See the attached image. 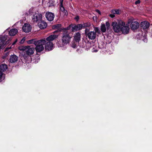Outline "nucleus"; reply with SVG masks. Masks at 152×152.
<instances>
[{"mask_svg": "<svg viewBox=\"0 0 152 152\" xmlns=\"http://www.w3.org/2000/svg\"><path fill=\"white\" fill-rule=\"evenodd\" d=\"M75 19L76 20H78L79 19V17L78 16H77L75 18Z\"/></svg>", "mask_w": 152, "mask_h": 152, "instance_id": "nucleus-33", "label": "nucleus"}, {"mask_svg": "<svg viewBox=\"0 0 152 152\" xmlns=\"http://www.w3.org/2000/svg\"><path fill=\"white\" fill-rule=\"evenodd\" d=\"M106 25L107 28V29H109L110 28V24L108 22H106Z\"/></svg>", "mask_w": 152, "mask_h": 152, "instance_id": "nucleus-27", "label": "nucleus"}, {"mask_svg": "<svg viewBox=\"0 0 152 152\" xmlns=\"http://www.w3.org/2000/svg\"><path fill=\"white\" fill-rule=\"evenodd\" d=\"M5 78V75L3 74L2 72L0 71V82L1 81Z\"/></svg>", "mask_w": 152, "mask_h": 152, "instance_id": "nucleus-21", "label": "nucleus"}, {"mask_svg": "<svg viewBox=\"0 0 152 152\" xmlns=\"http://www.w3.org/2000/svg\"><path fill=\"white\" fill-rule=\"evenodd\" d=\"M144 36H145V37H144V38L142 40L144 42H147L148 40H147V38L145 36V35Z\"/></svg>", "mask_w": 152, "mask_h": 152, "instance_id": "nucleus-30", "label": "nucleus"}, {"mask_svg": "<svg viewBox=\"0 0 152 152\" xmlns=\"http://www.w3.org/2000/svg\"><path fill=\"white\" fill-rule=\"evenodd\" d=\"M140 0H138L135 2V4H139L140 3Z\"/></svg>", "mask_w": 152, "mask_h": 152, "instance_id": "nucleus-31", "label": "nucleus"}, {"mask_svg": "<svg viewBox=\"0 0 152 152\" xmlns=\"http://www.w3.org/2000/svg\"><path fill=\"white\" fill-rule=\"evenodd\" d=\"M17 41H18L17 39H16V40H15V42H14L12 43V45L9 48L10 49V48H13V47H12V46L14 45H15L16 44V43L17 42Z\"/></svg>", "mask_w": 152, "mask_h": 152, "instance_id": "nucleus-29", "label": "nucleus"}, {"mask_svg": "<svg viewBox=\"0 0 152 152\" xmlns=\"http://www.w3.org/2000/svg\"><path fill=\"white\" fill-rule=\"evenodd\" d=\"M140 26L143 28V29H146L149 28V24L148 22L144 21L141 22Z\"/></svg>", "mask_w": 152, "mask_h": 152, "instance_id": "nucleus-13", "label": "nucleus"}, {"mask_svg": "<svg viewBox=\"0 0 152 152\" xmlns=\"http://www.w3.org/2000/svg\"><path fill=\"white\" fill-rule=\"evenodd\" d=\"M44 45L45 50L48 51L52 50L53 48V44L52 42H47L46 41Z\"/></svg>", "mask_w": 152, "mask_h": 152, "instance_id": "nucleus-7", "label": "nucleus"}, {"mask_svg": "<svg viewBox=\"0 0 152 152\" xmlns=\"http://www.w3.org/2000/svg\"><path fill=\"white\" fill-rule=\"evenodd\" d=\"M46 42L44 39L36 40L34 42V44L36 46L35 50L37 52H40L44 50L43 46Z\"/></svg>", "mask_w": 152, "mask_h": 152, "instance_id": "nucleus-3", "label": "nucleus"}, {"mask_svg": "<svg viewBox=\"0 0 152 152\" xmlns=\"http://www.w3.org/2000/svg\"><path fill=\"white\" fill-rule=\"evenodd\" d=\"M70 28V26L64 29L65 31L62 33L61 36V40L58 42L57 43V45L58 47H64L65 45L69 44L72 38V36L70 35L69 33L67 31Z\"/></svg>", "mask_w": 152, "mask_h": 152, "instance_id": "nucleus-2", "label": "nucleus"}, {"mask_svg": "<svg viewBox=\"0 0 152 152\" xmlns=\"http://www.w3.org/2000/svg\"><path fill=\"white\" fill-rule=\"evenodd\" d=\"M92 51L93 52H97V50H94V51Z\"/></svg>", "mask_w": 152, "mask_h": 152, "instance_id": "nucleus-38", "label": "nucleus"}, {"mask_svg": "<svg viewBox=\"0 0 152 152\" xmlns=\"http://www.w3.org/2000/svg\"><path fill=\"white\" fill-rule=\"evenodd\" d=\"M109 16L110 17H111L112 18H114L115 16L114 14H111Z\"/></svg>", "mask_w": 152, "mask_h": 152, "instance_id": "nucleus-32", "label": "nucleus"}, {"mask_svg": "<svg viewBox=\"0 0 152 152\" xmlns=\"http://www.w3.org/2000/svg\"><path fill=\"white\" fill-rule=\"evenodd\" d=\"M58 37V35L55 34L51 35L47 37L46 38V40H45V41L47 42H52V41L57 38Z\"/></svg>", "mask_w": 152, "mask_h": 152, "instance_id": "nucleus-12", "label": "nucleus"}, {"mask_svg": "<svg viewBox=\"0 0 152 152\" xmlns=\"http://www.w3.org/2000/svg\"><path fill=\"white\" fill-rule=\"evenodd\" d=\"M96 12L98 13L99 14H101V12H100L99 10H96Z\"/></svg>", "mask_w": 152, "mask_h": 152, "instance_id": "nucleus-34", "label": "nucleus"}, {"mask_svg": "<svg viewBox=\"0 0 152 152\" xmlns=\"http://www.w3.org/2000/svg\"><path fill=\"white\" fill-rule=\"evenodd\" d=\"M46 17L49 21H52L54 17V14L50 12H47L46 14Z\"/></svg>", "mask_w": 152, "mask_h": 152, "instance_id": "nucleus-11", "label": "nucleus"}, {"mask_svg": "<svg viewBox=\"0 0 152 152\" xmlns=\"http://www.w3.org/2000/svg\"><path fill=\"white\" fill-rule=\"evenodd\" d=\"M26 40V38L25 37H23L21 40L20 43L21 44H23L24 42Z\"/></svg>", "mask_w": 152, "mask_h": 152, "instance_id": "nucleus-28", "label": "nucleus"}, {"mask_svg": "<svg viewBox=\"0 0 152 152\" xmlns=\"http://www.w3.org/2000/svg\"><path fill=\"white\" fill-rule=\"evenodd\" d=\"M120 10H113L111 11V12L114 14H119L120 13Z\"/></svg>", "mask_w": 152, "mask_h": 152, "instance_id": "nucleus-20", "label": "nucleus"}, {"mask_svg": "<svg viewBox=\"0 0 152 152\" xmlns=\"http://www.w3.org/2000/svg\"><path fill=\"white\" fill-rule=\"evenodd\" d=\"M42 18V15L38 12H35L32 17V20L34 22H37L41 21Z\"/></svg>", "mask_w": 152, "mask_h": 152, "instance_id": "nucleus-5", "label": "nucleus"}, {"mask_svg": "<svg viewBox=\"0 0 152 152\" xmlns=\"http://www.w3.org/2000/svg\"><path fill=\"white\" fill-rule=\"evenodd\" d=\"M61 27V25L60 24H57L53 26V28L55 29H58Z\"/></svg>", "mask_w": 152, "mask_h": 152, "instance_id": "nucleus-25", "label": "nucleus"}, {"mask_svg": "<svg viewBox=\"0 0 152 152\" xmlns=\"http://www.w3.org/2000/svg\"><path fill=\"white\" fill-rule=\"evenodd\" d=\"M72 44L71 45V46L73 48H76L77 45L75 43V42L74 41H72Z\"/></svg>", "mask_w": 152, "mask_h": 152, "instance_id": "nucleus-24", "label": "nucleus"}, {"mask_svg": "<svg viewBox=\"0 0 152 152\" xmlns=\"http://www.w3.org/2000/svg\"><path fill=\"white\" fill-rule=\"evenodd\" d=\"M79 30H80L83 28L82 25V24H79L77 25Z\"/></svg>", "mask_w": 152, "mask_h": 152, "instance_id": "nucleus-26", "label": "nucleus"}, {"mask_svg": "<svg viewBox=\"0 0 152 152\" xmlns=\"http://www.w3.org/2000/svg\"><path fill=\"white\" fill-rule=\"evenodd\" d=\"M139 36V34H138V35H137V36H136V37H137V39H138V38L139 39H140V38L139 37H138Z\"/></svg>", "mask_w": 152, "mask_h": 152, "instance_id": "nucleus-37", "label": "nucleus"}, {"mask_svg": "<svg viewBox=\"0 0 152 152\" xmlns=\"http://www.w3.org/2000/svg\"><path fill=\"white\" fill-rule=\"evenodd\" d=\"M7 68V65L5 64H2L0 66V70L2 72L6 70Z\"/></svg>", "mask_w": 152, "mask_h": 152, "instance_id": "nucleus-18", "label": "nucleus"}, {"mask_svg": "<svg viewBox=\"0 0 152 152\" xmlns=\"http://www.w3.org/2000/svg\"><path fill=\"white\" fill-rule=\"evenodd\" d=\"M34 50V48H30V47H26L24 50L25 53H26V54L28 56L33 55Z\"/></svg>", "mask_w": 152, "mask_h": 152, "instance_id": "nucleus-8", "label": "nucleus"}, {"mask_svg": "<svg viewBox=\"0 0 152 152\" xmlns=\"http://www.w3.org/2000/svg\"><path fill=\"white\" fill-rule=\"evenodd\" d=\"M23 57L25 59V56H23Z\"/></svg>", "mask_w": 152, "mask_h": 152, "instance_id": "nucleus-39", "label": "nucleus"}, {"mask_svg": "<svg viewBox=\"0 0 152 152\" xmlns=\"http://www.w3.org/2000/svg\"><path fill=\"white\" fill-rule=\"evenodd\" d=\"M18 30L17 29L14 28L10 30L9 34L11 36H14L18 33Z\"/></svg>", "mask_w": 152, "mask_h": 152, "instance_id": "nucleus-16", "label": "nucleus"}, {"mask_svg": "<svg viewBox=\"0 0 152 152\" xmlns=\"http://www.w3.org/2000/svg\"><path fill=\"white\" fill-rule=\"evenodd\" d=\"M88 29H86L85 30V32L86 33L87 32H88Z\"/></svg>", "mask_w": 152, "mask_h": 152, "instance_id": "nucleus-36", "label": "nucleus"}, {"mask_svg": "<svg viewBox=\"0 0 152 152\" xmlns=\"http://www.w3.org/2000/svg\"><path fill=\"white\" fill-rule=\"evenodd\" d=\"M112 26L114 31L116 32L121 31L123 34H126L129 32V27L125 26V22L122 20L119 21L118 22H113L112 23Z\"/></svg>", "mask_w": 152, "mask_h": 152, "instance_id": "nucleus-1", "label": "nucleus"}, {"mask_svg": "<svg viewBox=\"0 0 152 152\" xmlns=\"http://www.w3.org/2000/svg\"><path fill=\"white\" fill-rule=\"evenodd\" d=\"M91 24L90 23H83L82 24L83 28H84L86 27H88L91 26Z\"/></svg>", "mask_w": 152, "mask_h": 152, "instance_id": "nucleus-22", "label": "nucleus"}, {"mask_svg": "<svg viewBox=\"0 0 152 152\" xmlns=\"http://www.w3.org/2000/svg\"><path fill=\"white\" fill-rule=\"evenodd\" d=\"M74 39L77 43L80 40V33L77 32L75 34L74 36Z\"/></svg>", "mask_w": 152, "mask_h": 152, "instance_id": "nucleus-17", "label": "nucleus"}, {"mask_svg": "<svg viewBox=\"0 0 152 152\" xmlns=\"http://www.w3.org/2000/svg\"><path fill=\"white\" fill-rule=\"evenodd\" d=\"M63 0H62L60 1V10L61 11L60 13L63 16H65L68 14V12L63 5Z\"/></svg>", "mask_w": 152, "mask_h": 152, "instance_id": "nucleus-10", "label": "nucleus"}, {"mask_svg": "<svg viewBox=\"0 0 152 152\" xmlns=\"http://www.w3.org/2000/svg\"><path fill=\"white\" fill-rule=\"evenodd\" d=\"M18 59V57L15 55H13L10 56V61L11 63H14L16 62Z\"/></svg>", "mask_w": 152, "mask_h": 152, "instance_id": "nucleus-15", "label": "nucleus"}, {"mask_svg": "<svg viewBox=\"0 0 152 152\" xmlns=\"http://www.w3.org/2000/svg\"><path fill=\"white\" fill-rule=\"evenodd\" d=\"M32 41H33V40H29V41H28V43H31Z\"/></svg>", "mask_w": 152, "mask_h": 152, "instance_id": "nucleus-35", "label": "nucleus"}, {"mask_svg": "<svg viewBox=\"0 0 152 152\" xmlns=\"http://www.w3.org/2000/svg\"><path fill=\"white\" fill-rule=\"evenodd\" d=\"M94 30V31H91L87 34V36L89 39H94L95 38L96 36V32H98L99 29L98 28H95Z\"/></svg>", "mask_w": 152, "mask_h": 152, "instance_id": "nucleus-6", "label": "nucleus"}, {"mask_svg": "<svg viewBox=\"0 0 152 152\" xmlns=\"http://www.w3.org/2000/svg\"><path fill=\"white\" fill-rule=\"evenodd\" d=\"M128 23L131 24V28L133 30L137 29L140 26L139 23L136 21H134V20L132 18H131L128 19Z\"/></svg>", "mask_w": 152, "mask_h": 152, "instance_id": "nucleus-4", "label": "nucleus"}, {"mask_svg": "<svg viewBox=\"0 0 152 152\" xmlns=\"http://www.w3.org/2000/svg\"><path fill=\"white\" fill-rule=\"evenodd\" d=\"M72 30L73 31L79 30L77 25L73 26H72Z\"/></svg>", "mask_w": 152, "mask_h": 152, "instance_id": "nucleus-23", "label": "nucleus"}, {"mask_svg": "<svg viewBox=\"0 0 152 152\" xmlns=\"http://www.w3.org/2000/svg\"><path fill=\"white\" fill-rule=\"evenodd\" d=\"M31 29V25L28 23H25L22 27L23 31L26 33H28L30 32Z\"/></svg>", "mask_w": 152, "mask_h": 152, "instance_id": "nucleus-9", "label": "nucleus"}, {"mask_svg": "<svg viewBox=\"0 0 152 152\" xmlns=\"http://www.w3.org/2000/svg\"><path fill=\"white\" fill-rule=\"evenodd\" d=\"M106 28L104 24H102L101 26V30L102 32H104L106 31Z\"/></svg>", "mask_w": 152, "mask_h": 152, "instance_id": "nucleus-19", "label": "nucleus"}, {"mask_svg": "<svg viewBox=\"0 0 152 152\" xmlns=\"http://www.w3.org/2000/svg\"><path fill=\"white\" fill-rule=\"evenodd\" d=\"M38 26L40 29H43L47 27V24L46 22L44 21H41L39 22Z\"/></svg>", "mask_w": 152, "mask_h": 152, "instance_id": "nucleus-14", "label": "nucleus"}]
</instances>
